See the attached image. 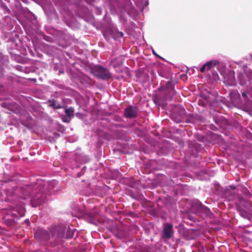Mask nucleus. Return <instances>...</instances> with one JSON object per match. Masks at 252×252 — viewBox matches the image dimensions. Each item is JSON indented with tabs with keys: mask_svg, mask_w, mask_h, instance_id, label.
Listing matches in <instances>:
<instances>
[{
	"mask_svg": "<svg viewBox=\"0 0 252 252\" xmlns=\"http://www.w3.org/2000/svg\"><path fill=\"white\" fill-rule=\"evenodd\" d=\"M53 236H56V238H71L74 233V229H71L70 227L66 228L63 224L59 225L53 227L51 231Z\"/></svg>",
	"mask_w": 252,
	"mask_h": 252,
	"instance_id": "1",
	"label": "nucleus"
},
{
	"mask_svg": "<svg viewBox=\"0 0 252 252\" xmlns=\"http://www.w3.org/2000/svg\"><path fill=\"white\" fill-rule=\"evenodd\" d=\"M103 35L107 41H109L111 38L115 40H118L123 37L124 33L123 32L119 31L116 26L111 25L103 32Z\"/></svg>",
	"mask_w": 252,
	"mask_h": 252,
	"instance_id": "2",
	"label": "nucleus"
},
{
	"mask_svg": "<svg viewBox=\"0 0 252 252\" xmlns=\"http://www.w3.org/2000/svg\"><path fill=\"white\" fill-rule=\"evenodd\" d=\"M186 115V111L184 107L181 106H177L172 113L171 117L175 122L179 123L184 120Z\"/></svg>",
	"mask_w": 252,
	"mask_h": 252,
	"instance_id": "3",
	"label": "nucleus"
},
{
	"mask_svg": "<svg viewBox=\"0 0 252 252\" xmlns=\"http://www.w3.org/2000/svg\"><path fill=\"white\" fill-rule=\"evenodd\" d=\"M53 228L50 229L49 233L43 229L38 228L34 234L35 238L40 242L47 241L51 238H56V236H53V234L51 232Z\"/></svg>",
	"mask_w": 252,
	"mask_h": 252,
	"instance_id": "4",
	"label": "nucleus"
},
{
	"mask_svg": "<svg viewBox=\"0 0 252 252\" xmlns=\"http://www.w3.org/2000/svg\"><path fill=\"white\" fill-rule=\"evenodd\" d=\"M46 195L41 192H35L32 196L31 204L33 207H36L44 202Z\"/></svg>",
	"mask_w": 252,
	"mask_h": 252,
	"instance_id": "5",
	"label": "nucleus"
},
{
	"mask_svg": "<svg viewBox=\"0 0 252 252\" xmlns=\"http://www.w3.org/2000/svg\"><path fill=\"white\" fill-rule=\"evenodd\" d=\"M240 84L244 85L248 82L252 81V70L251 69L246 70L244 73L240 74L239 76Z\"/></svg>",
	"mask_w": 252,
	"mask_h": 252,
	"instance_id": "6",
	"label": "nucleus"
},
{
	"mask_svg": "<svg viewBox=\"0 0 252 252\" xmlns=\"http://www.w3.org/2000/svg\"><path fill=\"white\" fill-rule=\"evenodd\" d=\"M138 112V109L135 106H129L126 107L124 111V116L126 118L132 119L136 117Z\"/></svg>",
	"mask_w": 252,
	"mask_h": 252,
	"instance_id": "7",
	"label": "nucleus"
},
{
	"mask_svg": "<svg viewBox=\"0 0 252 252\" xmlns=\"http://www.w3.org/2000/svg\"><path fill=\"white\" fill-rule=\"evenodd\" d=\"M96 75L102 79H108L111 77V74L108 69L101 66H98L95 68Z\"/></svg>",
	"mask_w": 252,
	"mask_h": 252,
	"instance_id": "8",
	"label": "nucleus"
},
{
	"mask_svg": "<svg viewBox=\"0 0 252 252\" xmlns=\"http://www.w3.org/2000/svg\"><path fill=\"white\" fill-rule=\"evenodd\" d=\"M163 237L166 239L170 238L173 234V226L170 223H166L165 224L163 230L162 231Z\"/></svg>",
	"mask_w": 252,
	"mask_h": 252,
	"instance_id": "9",
	"label": "nucleus"
},
{
	"mask_svg": "<svg viewBox=\"0 0 252 252\" xmlns=\"http://www.w3.org/2000/svg\"><path fill=\"white\" fill-rule=\"evenodd\" d=\"M225 83L228 86H235L236 85L234 72L230 71L227 76L225 77Z\"/></svg>",
	"mask_w": 252,
	"mask_h": 252,
	"instance_id": "10",
	"label": "nucleus"
},
{
	"mask_svg": "<svg viewBox=\"0 0 252 252\" xmlns=\"http://www.w3.org/2000/svg\"><path fill=\"white\" fill-rule=\"evenodd\" d=\"M219 63L218 61H211L205 63L200 69L201 72H204L205 71L209 70L212 67L215 66Z\"/></svg>",
	"mask_w": 252,
	"mask_h": 252,
	"instance_id": "11",
	"label": "nucleus"
},
{
	"mask_svg": "<svg viewBox=\"0 0 252 252\" xmlns=\"http://www.w3.org/2000/svg\"><path fill=\"white\" fill-rule=\"evenodd\" d=\"M230 97L232 101L235 103H240L241 102L240 94L237 90H232L229 93Z\"/></svg>",
	"mask_w": 252,
	"mask_h": 252,
	"instance_id": "12",
	"label": "nucleus"
},
{
	"mask_svg": "<svg viewBox=\"0 0 252 252\" xmlns=\"http://www.w3.org/2000/svg\"><path fill=\"white\" fill-rule=\"evenodd\" d=\"M49 106L53 107L54 109H60L62 106L59 103H57L54 99L49 101Z\"/></svg>",
	"mask_w": 252,
	"mask_h": 252,
	"instance_id": "13",
	"label": "nucleus"
},
{
	"mask_svg": "<svg viewBox=\"0 0 252 252\" xmlns=\"http://www.w3.org/2000/svg\"><path fill=\"white\" fill-rule=\"evenodd\" d=\"M74 109L72 107H70L65 110V114L69 118H71L74 116Z\"/></svg>",
	"mask_w": 252,
	"mask_h": 252,
	"instance_id": "14",
	"label": "nucleus"
},
{
	"mask_svg": "<svg viewBox=\"0 0 252 252\" xmlns=\"http://www.w3.org/2000/svg\"><path fill=\"white\" fill-rule=\"evenodd\" d=\"M237 210L240 212L241 215L243 217H245L244 216V211L241 208V207L239 206L237 207Z\"/></svg>",
	"mask_w": 252,
	"mask_h": 252,
	"instance_id": "15",
	"label": "nucleus"
},
{
	"mask_svg": "<svg viewBox=\"0 0 252 252\" xmlns=\"http://www.w3.org/2000/svg\"><path fill=\"white\" fill-rule=\"evenodd\" d=\"M70 119H71V118H69L68 117V118H67L66 119H65L63 118V120L64 122H69L70 121Z\"/></svg>",
	"mask_w": 252,
	"mask_h": 252,
	"instance_id": "16",
	"label": "nucleus"
},
{
	"mask_svg": "<svg viewBox=\"0 0 252 252\" xmlns=\"http://www.w3.org/2000/svg\"><path fill=\"white\" fill-rule=\"evenodd\" d=\"M211 136H212V137L213 138H217L218 139H220V137H219V136L216 135L214 134H212Z\"/></svg>",
	"mask_w": 252,
	"mask_h": 252,
	"instance_id": "17",
	"label": "nucleus"
},
{
	"mask_svg": "<svg viewBox=\"0 0 252 252\" xmlns=\"http://www.w3.org/2000/svg\"><path fill=\"white\" fill-rule=\"evenodd\" d=\"M217 160V163L219 164H220V163L222 161V160L221 159H218L217 158H216Z\"/></svg>",
	"mask_w": 252,
	"mask_h": 252,
	"instance_id": "18",
	"label": "nucleus"
},
{
	"mask_svg": "<svg viewBox=\"0 0 252 252\" xmlns=\"http://www.w3.org/2000/svg\"><path fill=\"white\" fill-rule=\"evenodd\" d=\"M152 52H153V54L158 56V55L157 54V53L155 52V51L154 50H153Z\"/></svg>",
	"mask_w": 252,
	"mask_h": 252,
	"instance_id": "19",
	"label": "nucleus"
},
{
	"mask_svg": "<svg viewBox=\"0 0 252 252\" xmlns=\"http://www.w3.org/2000/svg\"><path fill=\"white\" fill-rule=\"evenodd\" d=\"M250 56L251 58L252 59V54H251L250 55Z\"/></svg>",
	"mask_w": 252,
	"mask_h": 252,
	"instance_id": "20",
	"label": "nucleus"
},
{
	"mask_svg": "<svg viewBox=\"0 0 252 252\" xmlns=\"http://www.w3.org/2000/svg\"><path fill=\"white\" fill-rule=\"evenodd\" d=\"M171 93H174V91L173 90H171Z\"/></svg>",
	"mask_w": 252,
	"mask_h": 252,
	"instance_id": "21",
	"label": "nucleus"
}]
</instances>
